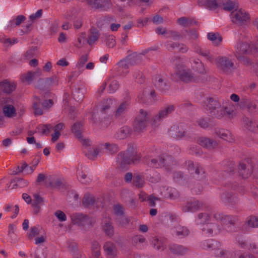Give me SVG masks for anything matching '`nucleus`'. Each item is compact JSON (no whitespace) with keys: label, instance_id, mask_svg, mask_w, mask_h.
<instances>
[{"label":"nucleus","instance_id":"nucleus-50","mask_svg":"<svg viewBox=\"0 0 258 258\" xmlns=\"http://www.w3.org/2000/svg\"><path fill=\"white\" fill-rule=\"evenodd\" d=\"M163 162H162V155L159 157L158 159H152L148 163V165L151 167L159 168L163 167Z\"/></svg>","mask_w":258,"mask_h":258},{"label":"nucleus","instance_id":"nucleus-35","mask_svg":"<svg viewBox=\"0 0 258 258\" xmlns=\"http://www.w3.org/2000/svg\"><path fill=\"white\" fill-rule=\"evenodd\" d=\"M162 162H163V167L166 170H170L176 164V161L174 160L172 157L168 155H162Z\"/></svg>","mask_w":258,"mask_h":258},{"label":"nucleus","instance_id":"nucleus-39","mask_svg":"<svg viewBox=\"0 0 258 258\" xmlns=\"http://www.w3.org/2000/svg\"><path fill=\"white\" fill-rule=\"evenodd\" d=\"M189 233V230L186 227L181 225L176 226L173 230V234L179 238L187 236Z\"/></svg>","mask_w":258,"mask_h":258},{"label":"nucleus","instance_id":"nucleus-36","mask_svg":"<svg viewBox=\"0 0 258 258\" xmlns=\"http://www.w3.org/2000/svg\"><path fill=\"white\" fill-rule=\"evenodd\" d=\"M133 184L137 188L143 187L145 184L144 176L140 173H134Z\"/></svg>","mask_w":258,"mask_h":258},{"label":"nucleus","instance_id":"nucleus-55","mask_svg":"<svg viewBox=\"0 0 258 258\" xmlns=\"http://www.w3.org/2000/svg\"><path fill=\"white\" fill-rule=\"evenodd\" d=\"M77 175L79 180L83 183L87 184L90 181V179L89 178L85 180L86 178V175L82 171V167L81 169H79V168H77Z\"/></svg>","mask_w":258,"mask_h":258},{"label":"nucleus","instance_id":"nucleus-29","mask_svg":"<svg viewBox=\"0 0 258 258\" xmlns=\"http://www.w3.org/2000/svg\"><path fill=\"white\" fill-rule=\"evenodd\" d=\"M151 243L155 249L163 250L166 246L167 240L165 238L155 236L152 237Z\"/></svg>","mask_w":258,"mask_h":258},{"label":"nucleus","instance_id":"nucleus-37","mask_svg":"<svg viewBox=\"0 0 258 258\" xmlns=\"http://www.w3.org/2000/svg\"><path fill=\"white\" fill-rule=\"evenodd\" d=\"M91 254L92 258H102L101 255V246L99 242L94 241L91 244Z\"/></svg>","mask_w":258,"mask_h":258},{"label":"nucleus","instance_id":"nucleus-15","mask_svg":"<svg viewBox=\"0 0 258 258\" xmlns=\"http://www.w3.org/2000/svg\"><path fill=\"white\" fill-rule=\"evenodd\" d=\"M84 2L90 8L107 11L112 6L111 0H84Z\"/></svg>","mask_w":258,"mask_h":258},{"label":"nucleus","instance_id":"nucleus-3","mask_svg":"<svg viewBox=\"0 0 258 258\" xmlns=\"http://www.w3.org/2000/svg\"><path fill=\"white\" fill-rule=\"evenodd\" d=\"M215 219L211 218L210 215L207 213H201L198 215L196 219V222L198 225H203V231L205 234H212L216 233L220 228L214 223Z\"/></svg>","mask_w":258,"mask_h":258},{"label":"nucleus","instance_id":"nucleus-38","mask_svg":"<svg viewBox=\"0 0 258 258\" xmlns=\"http://www.w3.org/2000/svg\"><path fill=\"white\" fill-rule=\"evenodd\" d=\"M169 249L172 252L178 254H184L188 251V249L187 247L175 244H170L169 245Z\"/></svg>","mask_w":258,"mask_h":258},{"label":"nucleus","instance_id":"nucleus-28","mask_svg":"<svg viewBox=\"0 0 258 258\" xmlns=\"http://www.w3.org/2000/svg\"><path fill=\"white\" fill-rule=\"evenodd\" d=\"M100 37L99 31L95 27H91L89 30L88 37L87 39L89 45H92L96 43Z\"/></svg>","mask_w":258,"mask_h":258},{"label":"nucleus","instance_id":"nucleus-42","mask_svg":"<svg viewBox=\"0 0 258 258\" xmlns=\"http://www.w3.org/2000/svg\"><path fill=\"white\" fill-rule=\"evenodd\" d=\"M216 133L221 139L228 142H232L234 141V138H233L232 134L228 131L221 129Z\"/></svg>","mask_w":258,"mask_h":258},{"label":"nucleus","instance_id":"nucleus-1","mask_svg":"<svg viewBox=\"0 0 258 258\" xmlns=\"http://www.w3.org/2000/svg\"><path fill=\"white\" fill-rule=\"evenodd\" d=\"M171 62L174 67L173 78L185 83L196 82L197 81L196 76L189 68L185 67V59L183 57L175 56L172 58Z\"/></svg>","mask_w":258,"mask_h":258},{"label":"nucleus","instance_id":"nucleus-44","mask_svg":"<svg viewBox=\"0 0 258 258\" xmlns=\"http://www.w3.org/2000/svg\"><path fill=\"white\" fill-rule=\"evenodd\" d=\"M131 132V130L127 126H124L120 128L116 133V137L118 139H123L126 138Z\"/></svg>","mask_w":258,"mask_h":258},{"label":"nucleus","instance_id":"nucleus-24","mask_svg":"<svg viewBox=\"0 0 258 258\" xmlns=\"http://www.w3.org/2000/svg\"><path fill=\"white\" fill-rule=\"evenodd\" d=\"M102 228L105 234L111 237L114 235V227L110 218H104L102 222Z\"/></svg>","mask_w":258,"mask_h":258},{"label":"nucleus","instance_id":"nucleus-57","mask_svg":"<svg viewBox=\"0 0 258 258\" xmlns=\"http://www.w3.org/2000/svg\"><path fill=\"white\" fill-rule=\"evenodd\" d=\"M86 33L83 32L80 34L77 38V41L75 44V46L78 48L82 47L85 44Z\"/></svg>","mask_w":258,"mask_h":258},{"label":"nucleus","instance_id":"nucleus-17","mask_svg":"<svg viewBox=\"0 0 258 258\" xmlns=\"http://www.w3.org/2000/svg\"><path fill=\"white\" fill-rule=\"evenodd\" d=\"M155 86L161 91H165L169 87V82L167 77L163 75H157L154 80Z\"/></svg>","mask_w":258,"mask_h":258},{"label":"nucleus","instance_id":"nucleus-8","mask_svg":"<svg viewBox=\"0 0 258 258\" xmlns=\"http://www.w3.org/2000/svg\"><path fill=\"white\" fill-rule=\"evenodd\" d=\"M136 58V57L131 56L118 62L116 68L117 75L122 77L126 76L129 72L130 66L138 63L135 62Z\"/></svg>","mask_w":258,"mask_h":258},{"label":"nucleus","instance_id":"nucleus-63","mask_svg":"<svg viewBox=\"0 0 258 258\" xmlns=\"http://www.w3.org/2000/svg\"><path fill=\"white\" fill-rule=\"evenodd\" d=\"M134 77L135 81L139 84L143 83L145 81V77L142 72L139 71L135 72Z\"/></svg>","mask_w":258,"mask_h":258},{"label":"nucleus","instance_id":"nucleus-51","mask_svg":"<svg viewBox=\"0 0 258 258\" xmlns=\"http://www.w3.org/2000/svg\"><path fill=\"white\" fill-rule=\"evenodd\" d=\"M200 3L210 10H215L218 7L216 0H201Z\"/></svg>","mask_w":258,"mask_h":258},{"label":"nucleus","instance_id":"nucleus-58","mask_svg":"<svg viewBox=\"0 0 258 258\" xmlns=\"http://www.w3.org/2000/svg\"><path fill=\"white\" fill-rule=\"evenodd\" d=\"M33 78L34 77L33 76L32 72L31 71L23 74L21 77V79L22 82L26 83L29 84L32 82Z\"/></svg>","mask_w":258,"mask_h":258},{"label":"nucleus","instance_id":"nucleus-22","mask_svg":"<svg viewBox=\"0 0 258 258\" xmlns=\"http://www.w3.org/2000/svg\"><path fill=\"white\" fill-rule=\"evenodd\" d=\"M83 124L80 122H77L74 124L72 127V131L75 136L79 139H81L84 145L88 146L90 144L89 140H83L82 139V133L83 131Z\"/></svg>","mask_w":258,"mask_h":258},{"label":"nucleus","instance_id":"nucleus-47","mask_svg":"<svg viewBox=\"0 0 258 258\" xmlns=\"http://www.w3.org/2000/svg\"><path fill=\"white\" fill-rule=\"evenodd\" d=\"M16 228V225L14 224H10L9 225L8 235L11 239V242L12 243H15L17 241V236L15 233Z\"/></svg>","mask_w":258,"mask_h":258},{"label":"nucleus","instance_id":"nucleus-14","mask_svg":"<svg viewBox=\"0 0 258 258\" xmlns=\"http://www.w3.org/2000/svg\"><path fill=\"white\" fill-rule=\"evenodd\" d=\"M221 104L218 98L208 97L203 102V107L214 116L217 111L221 108Z\"/></svg>","mask_w":258,"mask_h":258},{"label":"nucleus","instance_id":"nucleus-25","mask_svg":"<svg viewBox=\"0 0 258 258\" xmlns=\"http://www.w3.org/2000/svg\"><path fill=\"white\" fill-rule=\"evenodd\" d=\"M169 133L174 138H181L185 135V126L183 124L173 126L170 128Z\"/></svg>","mask_w":258,"mask_h":258},{"label":"nucleus","instance_id":"nucleus-43","mask_svg":"<svg viewBox=\"0 0 258 258\" xmlns=\"http://www.w3.org/2000/svg\"><path fill=\"white\" fill-rule=\"evenodd\" d=\"M239 174L243 178H247L252 173V169L247 168L246 165L243 163H240L238 167Z\"/></svg>","mask_w":258,"mask_h":258},{"label":"nucleus","instance_id":"nucleus-59","mask_svg":"<svg viewBox=\"0 0 258 258\" xmlns=\"http://www.w3.org/2000/svg\"><path fill=\"white\" fill-rule=\"evenodd\" d=\"M26 18L23 15H19L16 18L13 19L10 22L11 27H15L20 25L22 22L25 20Z\"/></svg>","mask_w":258,"mask_h":258},{"label":"nucleus","instance_id":"nucleus-45","mask_svg":"<svg viewBox=\"0 0 258 258\" xmlns=\"http://www.w3.org/2000/svg\"><path fill=\"white\" fill-rule=\"evenodd\" d=\"M88 55L87 54H83L79 57L76 63V68L79 72H82L84 71L85 64L88 61Z\"/></svg>","mask_w":258,"mask_h":258},{"label":"nucleus","instance_id":"nucleus-16","mask_svg":"<svg viewBox=\"0 0 258 258\" xmlns=\"http://www.w3.org/2000/svg\"><path fill=\"white\" fill-rule=\"evenodd\" d=\"M202 202L194 199L187 202L186 204L182 207V211L183 212H194L203 207Z\"/></svg>","mask_w":258,"mask_h":258},{"label":"nucleus","instance_id":"nucleus-4","mask_svg":"<svg viewBox=\"0 0 258 258\" xmlns=\"http://www.w3.org/2000/svg\"><path fill=\"white\" fill-rule=\"evenodd\" d=\"M103 149H106L110 154L115 153L118 151V147L116 144L106 143L100 144L97 147L90 150L86 154V155L89 159L93 160L101 153L102 150Z\"/></svg>","mask_w":258,"mask_h":258},{"label":"nucleus","instance_id":"nucleus-12","mask_svg":"<svg viewBox=\"0 0 258 258\" xmlns=\"http://www.w3.org/2000/svg\"><path fill=\"white\" fill-rule=\"evenodd\" d=\"M2 102L3 113L5 116L8 118H13L17 115V110L14 106L13 100L10 98L7 97Z\"/></svg>","mask_w":258,"mask_h":258},{"label":"nucleus","instance_id":"nucleus-11","mask_svg":"<svg viewBox=\"0 0 258 258\" xmlns=\"http://www.w3.org/2000/svg\"><path fill=\"white\" fill-rule=\"evenodd\" d=\"M217 67L225 73H229L234 69L232 60L226 56H220L215 59Z\"/></svg>","mask_w":258,"mask_h":258},{"label":"nucleus","instance_id":"nucleus-5","mask_svg":"<svg viewBox=\"0 0 258 258\" xmlns=\"http://www.w3.org/2000/svg\"><path fill=\"white\" fill-rule=\"evenodd\" d=\"M175 107L174 105H168L161 108L158 113L151 119L152 125L156 127L158 126L163 119L174 111Z\"/></svg>","mask_w":258,"mask_h":258},{"label":"nucleus","instance_id":"nucleus-49","mask_svg":"<svg viewBox=\"0 0 258 258\" xmlns=\"http://www.w3.org/2000/svg\"><path fill=\"white\" fill-rule=\"evenodd\" d=\"M128 104L126 101L121 103L117 108L115 112L116 117H119L123 115L127 110Z\"/></svg>","mask_w":258,"mask_h":258},{"label":"nucleus","instance_id":"nucleus-64","mask_svg":"<svg viewBox=\"0 0 258 258\" xmlns=\"http://www.w3.org/2000/svg\"><path fill=\"white\" fill-rule=\"evenodd\" d=\"M116 222L120 226L123 227L128 224L129 220L127 218L122 215L116 218Z\"/></svg>","mask_w":258,"mask_h":258},{"label":"nucleus","instance_id":"nucleus-27","mask_svg":"<svg viewBox=\"0 0 258 258\" xmlns=\"http://www.w3.org/2000/svg\"><path fill=\"white\" fill-rule=\"evenodd\" d=\"M132 244L139 249L143 248L147 245V240L145 237L142 235H136L131 239Z\"/></svg>","mask_w":258,"mask_h":258},{"label":"nucleus","instance_id":"nucleus-56","mask_svg":"<svg viewBox=\"0 0 258 258\" xmlns=\"http://www.w3.org/2000/svg\"><path fill=\"white\" fill-rule=\"evenodd\" d=\"M237 7V4L229 0L223 3V9L227 11H234Z\"/></svg>","mask_w":258,"mask_h":258},{"label":"nucleus","instance_id":"nucleus-19","mask_svg":"<svg viewBox=\"0 0 258 258\" xmlns=\"http://www.w3.org/2000/svg\"><path fill=\"white\" fill-rule=\"evenodd\" d=\"M188 170L189 172L192 174L194 173L197 174L200 179L204 178L205 176V171L203 168L198 163L195 164L192 161L188 162Z\"/></svg>","mask_w":258,"mask_h":258},{"label":"nucleus","instance_id":"nucleus-48","mask_svg":"<svg viewBox=\"0 0 258 258\" xmlns=\"http://www.w3.org/2000/svg\"><path fill=\"white\" fill-rule=\"evenodd\" d=\"M51 129H52V125L50 124H39L36 128L37 132L43 135H48Z\"/></svg>","mask_w":258,"mask_h":258},{"label":"nucleus","instance_id":"nucleus-7","mask_svg":"<svg viewBox=\"0 0 258 258\" xmlns=\"http://www.w3.org/2000/svg\"><path fill=\"white\" fill-rule=\"evenodd\" d=\"M214 218L222 225L227 226V230L232 232L235 228L234 223L237 218L236 217L230 215H224L220 213L214 214Z\"/></svg>","mask_w":258,"mask_h":258},{"label":"nucleus","instance_id":"nucleus-26","mask_svg":"<svg viewBox=\"0 0 258 258\" xmlns=\"http://www.w3.org/2000/svg\"><path fill=\"white\" fill-rule=\"evenodd\" d=\"M16 87V83L9 80L0 82V90L4 93H10L15 90Z\"/></svg>","mask_w":258,"mask_h":258},{"label":"nucleus","instance_id":"nucleus-9","mask_svg":"<svg viewBox=\"0 0 258 258\" xmlns=\"http://www.w3.org/2000/svg\"><path fill=\"white\" fill-rule=\"evenodd\" d=\"M148 120V113L143 109H140L134 123V130L137 133H140L147 126Z\"/></svg>","mask_w":258,"mask_h":258},{"label":"nucleus","instance_id":"nucleus-32","mask_svg":"<svg viewBox=\"0 0 258 258\" xmlns=\"http://www.w3.org/2000/svg\"><path fill=\"white\" fill-rule=\"evenodd\" d=\"M233 108V105H232ZM234 114V109L229 107H225L220 108L219 110L217 111L216 113H214V116L218 119L221 118L224 116L227 115L229 117Z\"/></svg>","mask_w":258,"mask_h":258},{"label":"nucleus","instance_id":"nucleus-41","mask_svg":"<svg viewBox=\"0 0 258 258\" xmlns=\"http://www.w3.org/2000/svg\"><path fill=\"white\" fill-rule=\"evenodd\" d=\"M244 126L248 130L251 132L256 131L258 129V124L255 121H253L248 118L243 119Z\"/></svg>","mask_w":258,"mask_h":258},{"label":"nucleus","instance_id":"nucleus-46","mask_svg":"<svg viewBox=\"0 0 258 258\" xmlns=\"http://www.w3.org/2000/svg\"><path fill=\"white\" fill-rule=\"evenodd\" d=\"M33 107L35 115H41L43 114V110L41 107L40 99L38 97L34 98Z\"/></svg>","mask_w":258,"mask_h":258},{"label":"nucleus","instance_id":"nucleus-18","mask_svg":"<svg viewBox=\"0 0 258 258\" xmlns=\"http://www.w3.org/2000/svg\"><path fill=\"white\" fill-rule=\"evenodd\" d=\"M189 62L192 69L197 73L200 75L207 73L204 63L199 59L191 57L189 58Z\"/></svg>","mask_w":258,"mask_h":258},{"label":"nucleus","instance_id":"nucleus-34","mask_svg":"<svg viewBox=\"0 0 258 258\" xmlns=\"http://www.w3.org/2000/svg\"><path fill=\"white\" fill-rule=\"evenodd\" d=\"M221 201L224 203H230L235 204L237 202V198L231 192H225L220 195Z\"/></svg>","mask_w":258,"mask_h":258},{"label":"nucleus","instance_id":"nucleus-40","mask_svg":"<svg viewBox=\"0 0 258 258\" xmlns=\"http://www.w3.org/2000/svg\"><path fill=\"white\" fill-rule=\"evenodd\" d=\"M178 23L182 26L188 27L191 25H198V22L194 18L181 17L177 20Z\"/></svg>","mask_w":258,"mask_h":258},{"label":"nucleus","instance_id":"nucleus-54","mask_svg":"<svg viewBox=\"0 0 258 258\" xmlns=\"http://www.w3.org/2000/svg\"><path fill=\"white\" fill-rule=\"evenodd\" d=\"M63 184L62 180L58 177H53L49 183V186L52 188H59Z\"/></svg>","mask_w":258,"mask_h":258},{"label":"nucleus","instance_id":"nucleus-61","mask_svg":"<svg viewBox=\"0 0 258 258\" xmlns=\"http://www.w3.org/2000/svg\"><path fill=\"white\" fill-rule=\"evenodd\" d=\"M247 225L252 228L258 227V217L255 216H249L246 220Z\"/></svg>","mask_w":258,"mask_h":258},{"label":"nucleus","instance_id":"nucleus-6","mask_svg":"<svg viewBox=\"0 0 258 258\" xmlns=\"http://www.w3.org/2000/svg\"><path fill=\"white\" fill-rule=\"evenodd\" d=\"M230 19L233 23L242 25L246 24L249 21L250 16L245 10L236 9L231 13Z\"/></svg>","mask_w":258,"mask_h":258},{"label":"nucleus","instance_id":"nucleus-52","mask_svg":"<svg viewBox=\"0 0 258 258\" xmlns=\"http://www.w3.org/2000/svg\"><path fill=\"white\" fill-rule=\"evenodd\" d=\"M207 36L208 39L216 45H219L222 40V37L218 33H209Z\"/></svg>","mask_w":258,"mask_h":258},{"label":"nucleus","instance_id":"nucleus-2","mask_svg":"<svg viewBox=\"0 0 258 258\" xmlns=\"http://www.w3.org/2000/svg\"><path fill=\"white\" fill-rule=\"evenodd\" d=\"M140 153L135 151L133 145H129L126 153L120 152L117 157V162L120 168H124L131 163H138L141 159Z\"/></svg>","mask_w":258,"mask_h":258},{"label":"nucleus","instance_id":"nucleus-53","mask_svg":"<svg viewBox=\"0 0 258 258\" xmlns=\"http://www.w3.org/2000/svg\"><path fill=\"white\" fill-rule=\"evenodd\" d=\"M95 201L94 197L90 195L87 194L84 196L82 200V203L85 207H89L94 204Z\"/></svg>","mask_w":258,"mask_h":258},{"label":"nucleus","instance_id":"nucleus-60","mask_svg":"<svg viewBox=\"0 0 258 258\" xmlns=\"http://www.w3.org/2000/svg\"><path fill=\"white\" fill-rule=\"evenodd\" d=\"M113 104V100L111 99H107L102 101L101 104V109L105 112L109 109Z\"/></svg>","mask_w":258,"mask_h":258},{"label":"nucleus","instance_id":"nucleus-23","mask_svg":"<svg viewBox=\"0 0 258 258\" xmlns=\"http://www.w3.org/2000/svg\"><path fill=\"white\" fill-rule=\"evenodd\" d=\"M104 251L109 258H114L117 253L115 244L111 241L106 242L103 245Z\"/></svg>","mask_w":258,"mask_h":258},{"label":"nucleus","instance_id":"nucleus-33","mask_svg":"<svg viewBox=\"0 0 258 258\" xmlns=\"http://www.w3.org/2000/svg\"><path fill=\"white\" fill-rule=\"evenodd\" d=\"M193 48L195 52L205 57L206 59L209 60L210 61L212 62L213 61L214 58L213 56L210 54L209 50L202 48L197 44H194Z\"/></svg>","mask_w":258,"mask_h":258},{"label":"nucleus","instance_id":"nucleus-10","mask_svg":"<svg viewBox=\"0 0 258 258\" xmlns=\"http://www.w3.org/2000/svg\"><path fill=\"white\" fill-rule=\"evenodd\" d=\"M72 222L74 224L84 227L85 229L92 227L94 221L87 216L83 214L75 213L71 216Z\"/></svg>","mask_w":258,"mask_h":258},{"label":"nucleus","instance_id":"nucleus-20","mask_svg":"<svg viewBox=\"0 0 258 258\" xmlns=\"http://www.w3.org/2000/svg\"><path fill=\"white\" fill-rule=\"evenodd\" d=\"M161 196L165 199L175 200L179 196V192L174 188L163 187L160 189Z\"/></svg>","mask_w":258,"mask_h":258},{"label":"nucleus","instance_id":"nucleus-13","mask_svg":"<svg viewBox=\"0 0 258 258\" xmlns=\"http://www.w3.org/2000/svg\"><path fill=\"white\" fill-rule=\"evenodd\" d=\"M257 49V46L251 45L246 42H239L235 48V56L237 58L241 57L243 55L249 54Z\"/></svg>","mask_w":258,"mask_h":258},{"label":"nucleus","instance_id":"nucleus-62","mask_svg":"<svg viewBox=\"0 0 258 258\" xmlns=\"http://www.w3.org/2000/svg\"><path fill=\"white\" fill-rule=\"evenodd\" d=\"M198 125L202 128H207L210 126V119L209 118H200L197 121Z\"/></svg>","mask_w":258,"mask_h":258},{"label":"nucleus","instance_id":"nucleus-30","mask_svg":"<svg viewBox=\"0 0 258 258\" xmlns=\"http://www.w3.org/2000/svg\"><path fill=\"white\" fill-rule=\"evenodd\" d=\"M201 247L207 250L214 249L221 246V243L219 241L212 239H209L202 241L201 243Z\"/></svg>","mask_w":258,"mask_h":258},{"label":"nucleus","instance_id":"nucleus-21","mask_svg":"<svg viewBox=\"0 0 258 258\" xmlns=\"http://www.w3.org/2000/svg\"><path fill=\"white\" fill-rule=\"evenodd\" d=\"M197 142L201 146L209 150L214 149L218 146L216 141L206 137H199Z\"/></svg>","mask_w":258,"mask_h":258},{"label":"nucleus","instance_id":"nucleus-31","mask_svg":"<svg viewBox=\"0 0 258 258\" xmlns=\"http://www.w3.org/2000/svg\"><path fill=\"white\" fill-rule=\"evenodd\" d=\"M86 91V89L83 84L81 83L78 85L76 90L73 93L75 99L78 102L82 101L84 98Z\"/></svg>","mask_w":258,"mask_h":258}]
</instances>
